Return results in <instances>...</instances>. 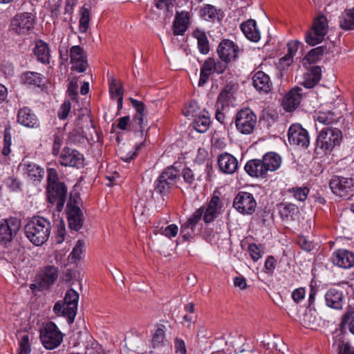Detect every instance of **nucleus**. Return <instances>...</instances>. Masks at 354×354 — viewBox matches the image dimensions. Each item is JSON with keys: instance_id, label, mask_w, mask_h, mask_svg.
I'll list each match as a JSON object with an SVG mask.
<instances>
[{"instance_id": "f257e3e1", "label": "nucleus", "mask_w": 354, "mask_h": 354, "mask_svg": "<svg viewBox=\"0 0 354 354\" xmlns=\"http://www.w3.org/2000/svg\"><path fill=\"white\" fill-rule=\"evenodd\" d=\"M24 232L26 237L33 245L39 246L48 240L51 224L44 217H34L26 224Z\"/></svg>"}, {"instance_id": "f03ea898", "label": "nucleus", "mask_w": 354, "mask_h": 354, "mask_svg": "<svg viewBox=\"0 0 354 354\" xmlns=\"http://www.w3.org/2000/svg\"><path fill=\"white\" fill-rule=\"evenodd\" d=\"M342 132L337 128L324 127L317 134L316 149L327 153L340 145L342 141Z\"/></svg>"}, {"instance_id": "7ed1b4c3", "label": "nucleus", "mask_w": 354, "mask_h": 354, "mask_svg": "<svg viewBox=\"0 0 354 354\" xmlns=\"http://www.w3.org/2000/svg\"><path fill=\"white\" fill-rule=\"evenodd\" d=\"M328 23L326 17L320 15L314 19L311 29L305 37L306 43L310 46H315L321 43L327 33Z\"/></svg>"}, {"instance_id": "20e7f679", "label": "nucleus", "mask_w": 354, "mask_h": 354, "mask_svg": "<svg viewBox=\"0 0 354 354\" xmlns=\"http://www.w3.org/2000/svg\"><path fill=\"white\" fill-rule=\"evenodd\" d=\"M329 187L335 195L346 198L354 194V178L335 175L330 178Z\"/></svg>"}, {"instance_id": "39448f33", "label": "nucleus", "mask_w": 354, "mask_h": 354, "mask_svg": "<svg viewBox=\"0 0 354 354\" xmlns=\"http://www.w3.org/2000/svg\"><path fill=\"white\" fill-rule=\"evenodd\" d=\"M21 222L15 217H9L0 221V244L7 246L17 235Z\"/></svg>"}, {"instance_id": "423d86ee", "label": "nucleus", "mask_w": 354, "mask_h": 354, "mask_svg": "<svg viewBox=\"0 0 354 354\" xmlns=\"http://www.w3.org/2000/svg\"><path fill=\"white\" fill-rule=\"evenodd\" d=\"M35 16L28 12L17 13L10 24L11 30L19 35H25L33 28Z\"/></svg>"}, {"instance_id": "0eeeda50", "label": "nucleus", "mask_w": 354, "mask_h": 354, "mask_svg": "<svg viewBox=\"0 0 354 354\" xmlns=\"http://www.w3.org/2000/svg\"><path fill=\"white\" fill-rule=\"evenodd\" d=\"M257 205L253 194L248 192H239L233 201V207L243 215L252 214L256 209Z\"/></svg>"}, {"instance_id": "6e6552de", "label": "nucleus", "mask_w": 354, "mask_h": 354, "mask_svg": "<svg viewBox=\"0 0 354 354\" xmlns=\"http://www.w3.org/2000/svg\"><path fill=\"white\" fill-rule=\"evenodd\" d=\"M40 338L44 346L50 350L57 348L62 342V335L53 322L48 323L41 330Z\"/></svg>"}, {"instance_id": "1a4fd4ad", "label": "nucleus", "mask_w": 354, "mask_h": 354, "mask_svg": "<svg viewBox=\"0 0 354 354\" xmlns=\"http://www.w3.org/2000/svg\"><path fill=\"white\" fill-rule=\"evenodd\" d=\"M178 177L176 169L173 167L165 169L156 181L154 192L160 194H165L175 185Z\"/></svg>"}, {"instance_id": "9d476101", "label": "nucleus", "mask_w": 354, "mask_h": 354, "mask_svg": "<svg viewBox=\"0 0 354 354\" xmlns=\"http://www.w3.org/2000/svg\"><path fill=\"white\" fill-rule=\"evenodd\" d=\"M256 122V115L250 109H245L241 110L236 114L235 124L240 133L247 135L252 133Z\"/></svg>"}, {"instance_id": "9b49d317", "label": "nucleus", "mask_w": 354, "mask_h": 354, "mask_svg": "<svg viewBox=\"0 0 354 354\" xmlns=\"http://www.w3.org/2000/svg\"><path fill=\"white\" fill-rule=\"evenodd\" d=\"M47 198L49 203L56 204L58 212L62 210L67 194V189L64 183L48 185L46 188Z\"/></svg>"}, {"instance_id": "f8f14e48", "label": "nucleus", "mask_w": 354, "mask_h": 354, "mask_svg": "<svg viewBox=\"0 0 354 354\" xmlns=\"http://www.w3.org/2000/svg\"><path fill=\"white\" fill-rule=\"evenodd\" d=\"M288 140L291 145L306 148L310 143L308 131L300 124H292L288 132Z\"/></svg>"}, {"instance_id": "ddd939ff", "label": "nucleus", "mask_w": 354, "mask_h": 354, "mask_svg": "<svg viewBox=\"0 0 354 354\" xmlns=\"http://www.w3.org/2000/svg\"><path fill=\"white\" fill-rule=\"evenodd\" d=\"M79 294L73 289H70L66 293L64 303L63 314L67 317L68 324H73L77 310Z\"/></svg>"}, {"instance_id": "4468645a", "label": "nucleus", "mask_w": 354, "mask_h": 354, "mask_svg": "<svg viewBox=\"0 0 354 354\" xmlns=\"http://www.w3.org/2000/svg\"><path fill=\"white\" fill-rule=\"evenodd\" d=\"M335 266L343 269H350L354 266V252L346 249L335 250L330 257Z\"/></svg>"}, {"instance_id": "2eb2a0df", "label": "nucleus", "mask_w": 354, "mask_h": 354, "mask_svg": "<svg viewBox=\"0 0 354 354\" xmlns=\"http://www.w3.org/2000/svg\"><path fill=\"white\" fill-rule=\"evenodd\" d=\"M239 51V46L230 39L221 41L217 49L220 59L225 63L234 61L238 56Z\"/></svg>"}, {"instance_id": "dca6fc26", "label": "nucleus", "mask_w": 354, "mask_h": 354, "mask_svg": "<svg viewBox=\"0 0 354 354\" xmlns=\"http://www.w3.org/2000/svg\"><path fill=\"white\" fill-rule=\"evenodd\" d=\"M60 162L64 166L80 167L84 165V157L75 149L64 148L60 156Z\"/></svg>"}, {"instance_id": "f3484780", "label": "nucleus", "mask_w": 354, "mask_h": 354, "mask_svg": "<svg viewBox=\"0 0 354 354\" xmlns=\"http://www.w3.org/2000/svg\"><path fill=\"white\" fill-rule=\"evenodd\" d=\"M58 270L53 266L45 267L39 274L37 281L39 290L48 288L57 279Z\"/></svg>"}, {"instance_id": "a211bd4d", "label": "nucleus", "mask_w": 354, "mask_h": 354, "mask_svg": "<svg viewBox=\"0 0 354 354\" xmlns=\"http://www.w3.org/2000/svg\"><path fill=\"white\" fill-rule=\"evenodd\" d=\"M302 97L303 89L300 87H295L284 96L282 106L286 111L291 112L299 106Z\"/></svg>"}, {"instance_id": "6ab92c4d", "label": "nucleus", "mask_w": 354, "mask_h": 354, "mask_svg": "<svg viewBox=\"0 0 354 354\" xmlns=\"http://www.w3.org/2000/svg\"><path fill=\"white\" fill-rule=\"evenodd\" d=\"M67 215L69 227L78 231L83 225V214L77 205H73L71 200L67 203Z\"/></svg>"}, {"instance_id": "aec40b11", "label": "nucleus", "mask_w": 354, "mask_h": 354, "mask_svg": "<svg viewBox=\"0 0 354 354\" xmlns=\"http://www.w3.org/2000/svg\"><path fill=\"white\" fill-rule=\"evenodd\" d=\"M71 62L73 68L79 73L84 72L87 68V61L83 48L80 46H73L70 49Z\"/></svg>"}, {"instance_id": "412c9836", "label": "nucleus", "mask_w": 354, "mask_h": 354, "mask_svg": "<svg viewBox=\"0 0 354 354\" xmlns=\"http://www.w3.org/2000/svg\"><path fill=\"white\" fill-rule=\"evenodd\" d=\"M325 301L328 307L342 310L345 302V296L342 290L330 288L325 294Z\"/></svg>"}, {"instance_id": "4be33fe9", "label": "nucleus", "mask_w": 354, "mask_h": 354, "mask_svg": "<svg viewBox=\"0 0 354 354\" xmlns=\"http://www.w3.org/2000/svg\"><path fill=\"white\" fill-rule=\"evenodd\" d=\"M204 209L203 221L205 223L212 222L215 218L220 214L222 208V202L217 196H214L206 207Z\"/></svg>"}, {"instance_id": "5701e85b", "label": "nucleus", "mask_w": 354, "mask_h": 354, "mask_svg": "<svg viewBox=\"0 0 354 354\" xmlns=\"http://www.w3.org/2000/svg\"><path fill=\"white\" fill-rule=\"evenodd\" d=\"M219 169L224 174H232L238 169V160L228 153H223L218 157Z\"/></svg>"}, {"instance_id": "b1692460", "label": "nucleus", "mask_w": 354, "mask_h": 354, "mask_svg": "<svg viewBox=\"0 0 354 354\" xmlns=\"http://www.w3.org/2000/svg\"><path fill=\"white\" fill-rule=\"evenodd\" d=\"M17 122L28 128H37L39 122L36 115L28 107L20 109L17 113Z\"/></svg>"}, {"instance_id": "393cba45", "label": "nucleus", "mask_w": 354, "mask_h": 354, "mask_svg": "<svg viewBox=\"0 0 354 354\" xmlns=\"http://www.w3.org/2000/svg\"><path fill=\"white\" fill-rule=\"evenodd\" d=\"M254 87L259 91L268 93L271 91L272 82L270 77L261 71L255 72L252 76Z\"/></svg>"}, {"instance_id": "a878e982", "label": "nucleus", "mask_w": 354, "mask_h": 354, "mask_svg": "<svg viewBox=\"0 0 354 354\" xmlns=\"http://www.w3.org/2000/svg\"><path fill=\"white\" fill-rule=\"evenodd\" d=\"M200 16L205 21L215 22L220 21L224 17L221 9H217L214 6L204 4L200 8Z\"/></svg>"}, {"instance_id": "bb28decb", "label": "nucleus", "mask_w": 354, "mask_h": 354, "mask_svg": "<svg viewBox=\"0 0 354 354\" xmlns=\"http://www.w3.org/2000/svg\"><path fill=\"white\" fill-rule=\"evenodd\" d=\"M245 170L252 177L264 178L266 176V170L263 166V162L260 159H252L247 162Z\"/></svg>"}, {"instance_id": "cd10ccee", "label": "nucleus", "mask_w": 354, "mask_h": 354, "mask_svg": "<svg viewBox=\"0 0 354 354\" xmlns=\"http://www.w3.org/2000/svg\"><path fill=\"white\" fill-rule=\"evenodd\" d=\"M241 30L244 35L250 41L257 42L261 38L259 30L257 28L256 21L248 19L241 24Z\"/></svg>"}, {"instance_id": "c85d7f7f", "label": "nucleus", "mask_w": 354, "mask_h": 354, "mask_svg": "<svg viewBox=\"0 0 354 354\" xmlns=\"http://www.w3.org/2000/svg\"><path fill=\"white\" fill-rule=\"evenodd\" d=\"M189 22V13L188 12H177L174 22V34L182 35L186 31Z\"/></svg>"}, {"instance_id": "c756f323", "label": "nucleus", "mask_w": 354, "mask_h": 354, "mask_svg": "<svg viewBox=\"0 0 354 354\" xmlns=\"http://www.w3.org/2000/svg\"><path fill=\"white\" fill-rule=\"evenodd\" d=\"M23 169L28 178L33 182H39L44 177V171L35 163L24 162Z\"/></svg>"}, {"instance_id": "7c9ffc66", "label": "nucleus", "mask_w": 354, "mask_h": 354, "mask_svg": "<svg viewBox=\"0 0 354 354\" xmlns=\"http://www.w3.org/2000/svg\"><path fill=\"white\" fill-rule=\"evenodd\" d=\"M263 166L268 171H274L278 169L281 164L280 156L274 152H268L263 158Z\"/></svg>"}, {"instance_id": "2f4dec72", "label": "nucleus", "mask_w": 354, "mask_h": 354, "mask_svg": "<svg viewBox=\"0 0 354 354\" xmlns=\"http://www.w3.org/2000/svg\"><path fill=\"white\" fill-rule=\"evenodd\" d=\"M321 69L318 66L313 67L304 76V80L301 83L305 88H311L314 87L320 80Z\"/></svg>"}, {"instance_id": "473e14b6", "label": "nucleus", "mask_w": 354, "mask_h": 354, "mask_svg": "<svg viewBox=\"0 0 354 354\" xmlns=\"http://www.w3.org/2000/svg\"><path fill=\"white\" fill-rule=\"evenodd\" d=\"M33 51L38 61L43 64L49 63L50 57V50L48 45L46 42L41 40L36 41Z\"/></svg>"}, {"instance_id": "72a5a7b5", "label": "nucleus", "mask_w": 354, "mask_h": 354, "mask_svg": "<svg viewBox=\"0 0 354 354\" xmlns=\"http://www.w3.org/2000/svg\"><path fill=\"white\" fill-rule=\"evenodd\" d=\"M339 25L344 30H354V7L344 11L339 17Z\"/></svg>"}, {"instance_id": "f704fd0d", "label": "nucleus", "mask_w": 354, "mask_h": 354, "mask_svg": "<svg viewBox=\"0 0 354 354\" xmlns=\"http://www.w3.org/2000/svg\"><path fill=\"white\" fill-rule=\"evenodd\" d=\"M210 119L207 113H200L193 120V128L199 133H205L209 129Z\"/></svg>"}, {"instance_id": "c9c22d12", "label": "nucleus", "mask_w": 354, "mask_h": 354, "mask_svg": "<svg viewBox=\"0 0 354 354\" xmlns=\"http://www.w3.org/2000/svg\"><path fill=\"white\" fill-rule=\"evenodd\" d=\"M215 61L213 58L209 57L203 64L201 68L199 86L203 85L209 78V75L214 73Z\"/></svg>"}, {"instance_id": "e433bc0d", "label": "nucleus", "mask_w": 354, "mask_h": 354, "mask_svg": "<svg viewBox=\"0 0 354 354\" xmlns=\"http://www.w3.org/2000/svg\"><path fill=\"white\" fill-rule=\"evenodd\" d=\"M234 102V95L231 87H225L220 93L216 102L218 109H223L225 106L232 104Z\"/></svg>"}, {"instance_id": "4c0bfd02", "label": "nucleus", "mask_w": 354, "mask_h": 354, "mask_svg": "<svg viewBox=\"0 0 354 354\" xmlns=\"http://www.w3.org/2000/svg\"><path fill=\"white\" fill-rule=\"evenodd\" d=\"M319 319L315 310H306L301 318V324L310 329H314L318 326Z\"/></svg>"}, {"instance_id": "58836bf2", "label": "nucleus", "mask_w": 354, "mask_h": 354, "mask_svg": "<svg viewBox=\"0 0 354 354\" xmlns=\"http://www.w3.org/2000/svg\"><path fill=\"white\" fill-rule=\"evenodd\" d=\"M23 84L29 86H40L42 84L44 77L36 72H26L21 75Z\"/></svg>"}, {"instance_id": "ea45409f", "label": "nucleus", "mask_w": 354, "mask_h": 354, "mask_svg": "<svg viewBox=\"0 0 354 354\" xmlns=\"http://www.w3.org/2000/svg\"><path fill=\"white\" fill-rule=\"evenodd\" d=\"M32 336L28 333H24L18 337L19 347L18 354H30L31 352V339Z\"/></svg>"}, {"instance_id": "a19ab883", "label": "nucleus", "mask_w": 354, "mask_h": 354, "mask_svg": "<svg viewBox=\"0 0 354 354\" xmlns=\"http://www.w3.org/2000/svg\"><path fill=\"white\" fill-rule=\"evenodd\" d=\"M197 39L198 48L201 53L205 55L209 51V45L206 34L204 31L196 30L193 33Z\"/></svg>"}, {"instance_id": "79ce46f5", "label": "nucleus", "mask_w": 354, "mask_h": 354, "mask_svg": "<svg viewBox=\"0 0 354 354\" xmlns=\"http://www.w3.org/2000/svg\"><path fill=\"white\" fill-rule=\"evenodd\" d=\"M109 92L112 98L117 99L118 110L121 109L123 101V89L122 86L117 84L114 79L109 81Z\"/></svg>"}, {"instance_id": "37998d69", "label": "nucleus", "mask_w": 354, "mask_h": 354, "mask_svg": "<svg viewBox=\"0 0 354 354\" xmlns=\"http://www.w3.org/2000/svg\"><path fill=\"white\" fill-rule=\"evenodd\" d=\"M79 31L85 33L89 27L90 12L88 8L82 6L80 10Z\"/></svg>"}, {"instance_id": "c03bdc74", "label": "nucleus", "mask_w": 354, "mask_h": 354, "mask_svg": "<svg viewBox=\"0 0 354 354\" xmlns=\"http://www.w3.org/2000/svg\"><path fill=\"white\" fill-rule=\"evenodd\" d=\"M298 212V207L292 203H282L279 205V213L283 218H292Z\"/></svg>"}, {"instance_id": "a18cd8bd", "label": "nucleus", "mask_w": 354, "mask_h": 354, "mask_svg": "<svg viewBox=\"0 0 354 354\" xmlns=\"http://www.w3.org/2000/svg\"><path fill=\"white\" fill-rule=\"evenodd\" d=\"M326 50V48L324 46L314 48L306 55L305 59L309 64L315 63L324 54Z\"/></svg>"}, {"instance_id": "49530a36", "label": "nucleus", "mask_w": 354, "mask_h": 354, "mask_svg": "<svg viewBox=\"0 0 354 354\" xmlns=\"http://www.w3.org/2000/svg\"><path fill=\"white\" fill-rule=\"evenodd\" d=\"M10 131L11 126L8 124L4 130L3 147L2 150V153L5 156H8L11 153L12 136Z\"/></svg>"}, {"instance_id": "de8ad7c7", "label": "nucleus", "mask_w": 354, "mask_h": 354, "mask_svg": "<svg viewBox=\"0 0 354 354\" xmlns=\"http://www.w3.org/2000/svg\"><path fill=\"white\" fill-rule=\"evenodd\" d=\"M316 120L324 125H330L336 121V118L331 111L319 112L316 116Z\"/></svg>"}, {"instance_id": "09e8293b", "label": "nucleus", "mask_w": 354, "mask_h": 354, "mask_svg": "<svg viewBox=\"0 0 354 354\" xmlns=\"http://www.w3.org/2000/svg\"><path fill=\"white\" fill-rule=\"evenodd\" d=\"M84 245L85 243L84 241L78 240L73 251L71 252L69 258L73 261L80 260L82 257Z\"/></svg>"}, {"instance_id": "8fccbe9b", "label": "nucleus", "mask_w": 354, "mask_h": 354, "mask_svg": "<svg viewBox=\"0 0 354 354\" xmlns=\"http://www.w3.org/2000/svg\"><path fill=\"white\" fill-rule=\"evenodd\" d=\"M290 192L292 193L294 198L299 201H304L308 195L309 189L308 188L304 187H293L290 190Z\"/></svg>"}, {"instance_id": "3c124183", "label": "nucleus", "mask_w": 354, "mask_h": 354, "mask_svg": "<svg viewBox=\"0 0 354 354\" xmlns=\"http://www.w3.org/2000/svg\"><path fill=\"white\" fill-rule=\"evenodd\" d=\"M248 252L254 261H257L262 257L263 254L261 245H257L256 244H250L248 246Z\"/></svg>"}, {"instance_id": "603ef678", "label": "nucleus", "mask_w": 354, "mask_h": 354, "mask_svg": "<svg viewBox=\"0 0 354 354\" xmlns=\"http://www.w3.org/2000/svg\"><path fill=\"white\" fill-rule=\"evenodd\" d=\"M57 231H56V241L57 243H62L64 241L66 234V226L63 220H57Z\"/></svg>"}, {"instance_id": "864d4df0", "label": "nucleus", "mask_w": 354, "mask_h": 354, "mask_svg": "<svg viewBox=\"0 0 354 354\" xmlns=\"http://www.w3.org/2000/svg\"><path fill=\"white\" fill-rule=\"evenodd\" d=\"M129 127L136 131H142L145 128L143 126V116L140 113H136L132 121L130 122Z\"/></svg>"}, {"instance_id": "5fc2aeb1", "label": "nucleus", "mask_w": 354, "mask_h": 354, "mask_svg": "<svg viewBox=\"0 0 354 354\" xmlns=\"http://www.w3.org/2000/svg\"><path fill=\"white\" fill-rule=\"evenodd\" d=\"M195 231V228L192 226L190 222L186 221L181 225L180 233L185 239H189L192 236Z\"/></svg>"}, {"instance_id": "6e6d98bb", "label": "nucleus", "mask_w": 354, "mask_h": 354, "mask_svg": "<svg viewBox=\"0 0 354 354\" xmlns=\"http://www.w3.org/2000/svg\"><path fill=\"white\" fill-rule=\"evenodd\" d=\"M204 213V209L203 207H200L196 209L187 220V221L190 222L192 226L194 228L196 227L198 222L201 221L203 214Z\"/></svg>"}, {"instance_id": "4d7b16f0", "label": "nucleus", "mask_w": 354, "mask_h": 354, "mask_svg": "<svg viewBox=\"0 0 354 354\" xmlns=\"http://www.w3.org/2000/svg\"><path fill=\"white\" fill-rule=\"evenodd\" d=\"M77 0H66L64 8V15H66L64 20L72 19V15Z\"/></svg>"}, {"instance_id": "13d9d810", "label": "nucleus", "mask_w": 354, "mask_h": 354, "mask_svg": "<svg viewBox=\"0 0 354 354\" xmlns=\"http://www.w3.org/2000/svg\"><path fill=\"white\" fill-rule=\"evenodd\" d=\"M199 108L198 103L195 101L191 102L188 106L185 109L184 114L186 117L195 118L198 115L197 113Z\"/></svg>"}, {"instance_id": "bf43d9fd", "label": "nucleus", "mask_w": 354, "mask_h": 354, "mask_svg": "<svg viewBox=\"0 0 354 354\" xmlns=\"http://www.w3.org/2000/svg\"><path fill=\"white\" fill-rule=\"evenodd\" d=\"M71 111V103L69 101H65L60 106V108L58 111V118L60 120H65L68 116V114Z\"/></svg>"}, {"instance_id": "052dcab7", "label": "nucleus", "mask_w": 354, "mask_h": 354, "mask_svg": "<svg viewBox=\"0 0 354 354\" xmlns=\"http://www.w3.org/2000/svg\"><path fill=\"white\" fill-rule=\"evenodd\" d=\"M300 42L298 41H290L288 43V54L286 55V57H289V58L292 57L295 55L297 51L299 49V46L300 45ZM288 58L286 57V59Z\"/></svg>"}, {"instance_id": "680f3d73", "label": "nucleus", "mask_w": 354, "mask_h": 354, "mask_svg": "<svg viewBox=\"0 0 354 354\" xmlns=\"http://www.w3.org/2000/svg\"><path fill=\"white\" fill-rule=\"evenodd\" d=\"M178 232V227L175 224H171L167 226L162 231V234L165 235L168 238L175 237Z\"/></svg>"}, {"instance_id": "e2e57ef3", "label": "nucleus", "mask_w": 354, "mask_h": 354, "mask_svg": "<svg viewBox=\"0 0 354 354\" xmlns=\"http://www.w3.org/2000/svg\"><path fill=\"white\" fill-rule=\"evenodd\" d=\"M48 176H47V181H48V185H54L60 184V182H57V172L55 169L54 168H49L48 169Z\"/></svg>"}, {"instance_id": "0e129e2a", "label": "nucleus", "mask_w": 354, "mask_h": 354, "mask_svg": "<svg viewBox=\"0 0 354 354\" xmlns=\"http://www.w3.org/2000/svg\"><path fill=\"white\" fill-rule=\"evenodd\" d=\"M350 313L344 314L342 318V325L348 326L349 331L354 335V317L349 319Z\"/></svg>"}, {"instance_id": "69168bd1", "label": "nucleus", "mask_w": 354, "mask_h": 354, "mask_svg": "<svg viewBox=\"0 0 354 354\" xmlns=\"http://www.w3.org/2000/svg\"><path fill=\"white\" fill-rule=\"evenodd\" d=\"M338 354H354V347L348 342L339 344Z\"/></svg>"}, {"instance_id": "338daca9", "label": "nucleus", "mask_w": 354, "mask_h": 354, "mask_svg": "<svg viewBox=\"0 0 354 354\" xmlns=\"http://www.w3.org/2000/svg\"><path fill=\"white\" fill-rule=\"evenodd\" d=\"M78 84L76 80H72L69 82L67 92L71 99L75 100L77 95Z\"/></svg>"}, {"instance_id": "774afa93", "label": "nucleus", "mask_w": 354, "mask_h": 354, "mask_svg": "<svg viewBox=\"0 0 354 354\" xmlns=\"http://www.w3.org/2000/svg\"><path fill=\"white\" fill-rule=\"evenodd\" d=\"M183 178L185 183L192 185L195 180L193 171L189 168H185L182 172Z\"/></svg>"}]
</instances>
